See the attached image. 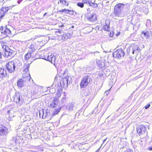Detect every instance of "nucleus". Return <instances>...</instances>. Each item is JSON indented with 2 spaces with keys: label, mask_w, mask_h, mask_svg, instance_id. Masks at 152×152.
Returning <instances> with one entry per match:
<instances>
[{
  "label": "nucleus",
  "mask_w": 152,
  "mask_h": 152,
  "mask_svg": "<svg viewBox=\"0 0 152 152\" xmlns=\"http://www.w3.org/2000/svg\"><path fill=\"white\" fill-rule=\"evenodd\" d=\"M91 80V79L90 76L86 75L84 76L81 79L80 83V87L81 88H85L86 87Z\"/></svg>",
  "instance_id": "20e7f679"
},
{
  "label": "nucleus",
  "mask_w": 152,
  "mask_h": 152,
  "mask_svg": "<svg viewBox=\"0 0 152 152\" xmlns=\"http://www.w3.org/2000/svg\"><path fill=\"white\" fill-rule=\"evenodd\" d=\"M57 34L59 36L58 38L59 40H66V39H69L71 35L69 33H65L61 31H56Z\"/></svg>",
  "instance_id": "39448f33"
},
{
  "label": "nucleus",
  "mask_w": 152,
  "mask_h": 152,
  "mask_svg": "<svg viewBox=\"0 0 152 152\" xmlns=\"http://www.w3.org/2000/svg\"><path fill=\"white\" fill-rule=\"evenodd\" d=\"M88 9H87V11H88Z\"/></svg>",
  "instance_id": "13d9d810"
},
{
  "label": "nucleus",
  "mask_w": 152,
  "mask_h": 152,
  "mask_svg": "<svg viewBox=\"0 0 152 152\" xmlns=\"http://www.w3.org/2000/svg\"><path fill=\"white\" fill-rule=\"evenodd\" d=\"M110 22L109 20H106L105 21L106 25L104 26L103 28V29L106 31H109L110 29Z\"/></svg>",
  "instance_id": "6ab92c4d"
},
{
  "label": "nucleus",
  "mask_w": 152,
  "mask_h": 152,
  "mask_svg": "<svg viewBox=\"0 0 152 152\" xmlns=\"http://www.w3.org/2000/svg\"><path fill=\"white\" fill-rule=\"evenodd\" d=\"M71 78L67 76L64 78H62L59 83H58V86L59 88L56 94V96L58 98L60 97L62 93L61 89L63 88H66L68 85L70 84L71 82Z\"/></svg>",
  "instance_id": "f257e3e1"
},
{
  "label": "nucleus",
  "mask_w": 152,
  "mask_h": 152,
  "mask_svg": "<svg viewBox=\"0 0 152 152\" xmlns=\"http://www.w3.org/2000/svg\"><path fill=\"white\" fill-rule=\"evenodd\" d=\"M37 49V46L35 44H31L29 48L28 52L32 54Z\"/></svg>",
  "instance_id": "dca6fc26"
},
{
  "label": "nucleus",
  "mask_w": 152,
  "mask_h": 152,
  "mask_svg": "<svg viewBox=\"0 0 152 152\" xmlns=\"http://www.w3.org/2000/svg\"><path fill=\"white\" fill-rule=\"evenodd\" d=\"M148 21L150 22V21L149 20H148Z\"/></svg>",
  "instance_id": "bf43d9fd"
},
{
  "label": "nucleus",
  "mask_w": 152,
  "mask_h": 152,
  "mask_svg": "<svg viewBox=\"0 0 152 152\" xmlns=\"http://www.w3.org/2000/svg\"><path fill=\"white\" fill-rule=\"evenodd\" d=\"M109 90L105 92V94H106L107 95H108L109 94Z\"/></svg>",
  "instance_id": "c03bdc74"
},
{
  "label": "nucleus",
  "mask_w": 152,
  "mask_h": 152,
  "mask_svg": "<svg viewBox=\"0 0 152 152\" xmlns=\"http://www.w3.org/2000/svg\"><path fill=\"white\" fill-rule=\"evenodd\" d=\"M29 64H26L25 66L24 71L27 72L28 70V68L29 67Z\"/></svg>",
  "instance_id": "f704fd0d"
},
{
  "label": "nucleus",
  "mask_w": 152,
  "mask_h": 152,
  "mask_svg": "<svg viewBox=\"0 0 152 152\" xmlns=\"http://www.w3.org/2000/svg\"><path fill=\"white\" fill-rule=\"evenodd\" d=\"M107 138H106V139H105L103 141V143H104L106 141V140L107 139Z\"/></svg>",
  "instance_id": "3c124183"
},
{
  "label": "nucleus",
  "mask_w": 152,
  "mask_h": 152,
  "mask_svg": "<svg viewBox=\"0 0 152 152\" xmlns=\"http://www.w3.org/2000/svg\"><path fill=\"white\" fill-rule=\"evenodd\" d=\"M57 86H58V85L56 84V86H57Z\"/></svg>",
  "instance_id": "052dcab7"
},
{
  "label": "nucleus",
  "mask_w": 152,
  "mask_h": 152,
  "mask_svg": "<svg viewBox=\"0 0 152 152\" xmlns=\"http://www.w3.org/2000/svg\"><path fill=\"white\" fill-rule=\"evenodd\" d=\"M149 32L148 31H143L141 33V36L142 37H144V38L147 39L149 37Z\"/></svg>",
  "instance_id": "b1692460"
},
{
  "label": "nucleus",
  "mask_w": 152,
  "mask_h": 152,
  "mask_svg": "<svg viewBox=\"0 0 152 152\" xmlns=\"http://www.w3.org/2000/svg\"><path fill=\"white\" fill-rule=\"evenodd\" d=\"M113 57L117 58H119L124 55V53L122 49L116 50L113 53Z\"/></svg>",
  "instance_id": "6e6552de"
},
{
  "label": "nucleus",
  "mask_w": 152,
  "mask_h": 152,
  "mask_svg": "<svg viewBox=\"0 0 152 152\" xmlns=\"http://www.w3.org/2000/svg\"><path fill=\"white\" fill-rule=\"evenodd\" d=\"M59 1L60 3L64 4L65 5L68 6L69 5L68 3L65 0H59Z\"/></svg>",
  "instance_id": "7c9ffc66"
},
{
  "label": "nucleus",
  "mask_w": 152,
  "mask_h": 152,
  "mask_svg": "<svg viewBox=\"0 0 152 152\" xmlns=\"http://www.w3.org/2000/svg\"><path fill=\"white\" fill-rule=\"evenodd\" d=\"M4 0H0V3H2Z\"/></svg>",
  "instance_id": "603ef678"
},
{
  "label": "nucleus",
  "mask_w": 152,
  "mask_h": 152,
  "mask_svg": "<svg viewBox=\"0 0 152 152\" xmlns=\"http://www.w3.org/2000/svg\"><path fill=\"white\" fill-rule=\"evenodd\" d=\"M8 7H2L1 10L0 11H2V12H7L8 10Z\"/></svg>",
  "instance_id": "473e14b6"
},
{
  "label": "nucleus",
  "mask_w": 152,
  "mask_h": 152,
  "mask_svg": "<svg viewBox=\"0 0 152 152\" xmlns=\"http://www.w3.org/2000/svg\"><path fill=\"white\" fill-rule=\"evenodd\" d=\"M4 17V16L2 15H1L0 16V19H1Z\"/></svg>",
  "instance_id": "de8ad7c7"
},
{
  "label": "nucleus",
  "mask_w": 152,
  "mask_h": 152,
  "mask_svg": "<svg viewBox=\"0 0 152 152\" xmlns=\"http://www.w3.org/2000/svg\"><path fill=\"white\" fill-rule=\"evenodd\" d=\"M24 83L22 79L21 78L18 81L17 83V85L19 87L21 88L24 86Z\"/></svg>",
  "instance_id": "5701e85b"
},
{
  "label": "nucleus",
  "mask_w": 152,
  "mask_h": 152,
  "mask_svg": "<svg viewBox=\"0 0 152 152\" xmlns=\"http://www.w3.org/2000/svg\"><path fill=\"white\" fill-rule=\"evenodd\" d=\"M46 13H45L44 14V15H43V16L44 17L45 16V15H46Z\"/></svg>",
  "instance_id": "864d4df0"
},
{
  "label": "nucleus",
  "mask_w": 152,
  "mask_h": 152,
  "mask_svg": "<svg viewBox=\"0 0 152 152\" xmlns=\"http://www.w3.org/2000/svg\"><path fill=\"white\" fill-rule=\"evenodd\" d=\"M39 88H36L34 90L31 92V94L33 96H39L40 94V93L39 91Z\"/></svg>",
  "instance_id": "aec40b11"
},
{
  "label": "nucleus",
  "mask_w": 152,
  "mask_h": 152,
  "mask_svg": "<svg viewBox=\"0 0 152 152\" xmlns=\"http://www.w3.org/2000/svg\"><path fill=\"white\" fill-rule=\"evenodd\" d=\"M90 3H91V2H90L89 1H87L86 4H89L90 6V4H89Z\"/></svg>",
  "instance_id": "49530a36"
},
{
  "label": "nucleus",
  "mask_w": 152,
  "mask_h": 152,
  "mask_svg": "<svg viewBox=\"0 0 152 152\" xmlns=\"http://www.w3.org/2000/svg\"><path fill=\"white\" fill-rule=\"evenodd\" d=\"M89 4H90V6H92L94 8H96L98 6L97 4L95 3L91 2V3H90Z\"/></svg>",
  "instance_id": "2f4dec72"
},
{
  "label": "nucleus",
  "mask_w": 152,
  "mask_h": 152,
  "mask_svg": "<svg viewBox=\"0 0 152 152\" xmlns=\"http://www.w3.org/2000/svg\"><path fill=\"white\" fill-rule=\"evenodd\" d=\"M20 62L18 60L10 61L7 64L6 68L8 72L11 73L15 70L16 67L18 69V66H20Z\"/></svg>",
  "instance_id": "7ed1b4c3"
},
{
  "label": "nucleus",
  "mask_w": 152,
  "mask_h": 152,
  "mask_svg": "<svg viewBox=\"0 0 152 152\" xmlns=\"http://www.w3.org/2000/svg\"><path fill=\"white\" fill-rule=\"evenodd\" d=\"M0 31L2 34H5L6 36H7V34H9L11 33V31L6 26L0 27Z\"/></svg>",
  "instance_id": "f8f14e48"
},
{
  "label": "nucleus",
  "mask_w": 152,
  "mask_h": 152,
  "mask_svg": "<svg viewBox=\"0 0 152 152\" xmlns=\"http://www.w3.org/2000/svg\"><path fill=\"white\" fill-rule=\"evenodd\" d=\"M7 130L5 127L0 125V135L4 136L7 134Z\"/></svg>",
  "instance_id": "a211bd4d"
},
{
  "label": "nucleus",
  "mask_w": 152,
  "mask_h": 152,
  "mask_svg": "<svg viewBox=\"0 0 152 152\" xmlns=\"http://www.w3.org/2000/svg\"><path fill=\"white\" fill-rule=\"evenodd\" d=\"M148 149L150 151H152V146H151L148 147Z\"/></svg>",
  "instance_id": "a18cd8bd"
},
{
  "label": "nucleus",
  "mask_w": 152,
  "mask_h": 152,
  "mask_svg": "<svg viewBox=\"0 0 152 152\" xmlns=\"http://www.w3.org/2000/svg\"><path fill=\"white\" fill-rule=\"evenodd\" d=\"M87 19L88 20L94 22L96 19V15L94 13L91 14L87 17Z\"/></svg>",
  "instance_id": "f3484780"
},
{
  "label": "nucleus",
  "mask_w": 152,
  "mask_h": 152,
  "mask_svg": "<svg viewBox=\"0 0 152 152\" xmlns=\"http://www.w3.org/2000/svg\"><path fill=\"white\" fill-rule=\"evenodd\" d=\"M126 5L127 7H129L130 5L128 4H125L119 3L115 5L114 8V13L116 16L119 17L125 16L122 10Z\"/></svg>",
  "instance_id": "f03ea898"
},
{
  "label": "nucleus",
  "mask_w": 152,
  "mask_h": 152,
  "mask_svg": "<svg viewBox=\"0 0 152 152\" xmlns=\"http://www.w3.org/2000/svg\"><path fill=\"white\" fill-rule=\"evenodd\" d=\"M9 76V74L4 68H0V77L3 79Z\"/></svg>",
  "instance_id": "4468645a"
},
{
  "label": "nucleus",
  "mask_w": 152,
  "mask_h": 152,
  "mask_svg": "<svg viewBox=\"0 0 152 152\" xmlns=\"http://www.w3.org/2000/svg\"><path fill=\"white\" fill-rule=\"evenodd\" d=\"M74 104H73L71 103L66 106V109L69 111H72L73 110V108L74 107Z\"/></svg>",
  "instance_id": "4be33fe9"
},
{
  "label": "nucleus",
  "mask_w": 152,
  "mask_h": 152,
  "mask_svg": "<svg viewBox=\"0 0 152 152\" xmlns=\"http://www.w3.org/2000/svg\"><path fill=\"white\" fill-rule=\"evenodd\" d=\"M23 77L21 79L24 83L26 82L29 81L30 80L31 77L30 76H28L25 77H24V76L23 75Z\"/></svg>",
  "instance_id": "bb28decb"
},
{
  "label": "nucleus",
  "mask_w": 152,
  "mask_h": 152,
  "mask_svg": "<svg viewBox=\"0 0 152 152\" xmlns=\"http://www.w3.org/2000/svg\"><path fill=\"white\" fill-rule=\"evenodd\" d=\"M7 50L6 51H4V55L5 57H13L15 54L16 53L14 50H11L10 48Z\"/></svg>",
  "instance_id": "ddd939ff"
},
{
  "label": "nucleus",
  "mask_w": 152,
  "mask_h": 152,
  "mask_svg": "<svg viewBox=\"0 0 152 152\" xmlns=\"http://www.w3.org/2000/svg\"><path fill=\"white\" fill-rule=\"evenodd\" d=\"M23 0H20L18 1V4H20V3L23 1Z\"/></svg>",
  "instance_id": "09e8293b"
},
{
  "label": "nucleus",
  "mask_w": 152,
  "mask_h": 152,
  "mask_svg": "<svg viewBox=\"0 0 152 152\" xmlns=\"http://www.w3.org/2000/svg\"><path fill=\"white\" fill-rule=\"evenodd\" d=\"M58 99L56 97H54L53 99V102L50 105V107L51 108H57L58 106Z\"/></svg>",
  "instance_id": "2eb2a0df"
},
{
  "label": "nucleus",
  "mask_w": 152,
  "mask_h": 152,
  "mask_svg": "<svg viewBox=\"0 0 152 152\" xmlns=\"http://www.w3.org/2000/svg\"><path fill=\"white\" fill-rule=\"evenodd\" d=\"M97 64L99 65V66L100 67H102V62L101 61H99L97 62Z\"/></svg>",
  "instance_id": "c9c22d12"
},
{
  "label": "nucleus",
  "mask_w": 152,
  "mask_h": 152,
  "mask_svg": "<svg viewBox=\"0 0 152 152\" xmlns=\"http://www.w3.org/2000/svg\"><path fill=\"white\" fill-rule=\"evenodd\" d=\"M2 58V55L1 53L0 52V60Z\"/></svg>",
  "instance_id": "8fccbe9b"
},
{
  "label": "nucleus",
  "mask_w": 152,
  "mask_h": 152,
  "mask_svg": "<svg viewBox=\"0 0 152 152\" xmlns=\"http://www.w3.org/2000/svg\"><path fill=\"white\" fill-rule=\"evenodd\" d=\"M88 94H87V95H88Z\"/></svg>",
  "instance_id": "6e6d98bb"
},
{
  "label": "nucleus",
  "mask_w": 152,
  "mask_h": 152,
  "mask_svg": "<svg viewBox=\"0 0 152 152\" xmlns=\"http://www.w3.org/2000/svg\"><path fill=\"white\" fill-rule=\"evenodd\" d=\"M17 138L16 137L12 138L10 141V144L12 146H15L16 143Z\"/></svg>",
  "instance_id": "a878e982"
},
{
  "label": "nucleus",
  "mask_w": 152,
  "mask_h": 152,
  "mask_svg": "<svg viewBox=\"0 0 152 152\" xmlns=\"http://www.w3.org/2000/svg\"><path fill=\"white\" fill-rule=\"evenodd\" d=\"M13 113L14 111L12 110H10L7 111V114L9 115V118H12L14 116V115H12V113Z\"/></svg>",
  "instance_id": "c85d7f7f"
},
{
  "label": "nucleus",
  "mask_w": 152,
  "mask_h": 152,
  "mask_svg": "<svg viewBox=\"0 0 152 152\" xmlns=\"http://www.w3.org/2000/svg\"><path fill=\"white\" fill-rule=\"evenodd\" d=\"M32 55V54L28 52V53L25 55V58L26 60H28L29 58H31Z\"/></svg>",
  "instance_id": "cd10ccee"
},
{
  "label": "nucleus",
  "mask_w": 152,
  "mask_h": 152,
  "mask_svg": "<svg viewBox=\"0 0 152 152\" xmlns=\"http://www.w3.org/2000/svg\"><path fill=\"white\" fill-rule=\"evenodd\" d=\"M96 52H97V51L94 52V53H96Z\"/></svg>",
  "instance_id": "5fc2aeb1"
},
{
  "label": "nucleus",
  "mask_w": 152,
  "mask_h": 152,
  "mask_svg": "<svg viewBox=\"0 0 152 152\" xmlns=\"http://www.w3.org/2000/svg\"><path fill=\"white\" fill-rule=\"evenodd\" d=\"M0 12L1 15H2L4 16L6 13L5 12H2L1 11H0Z\"/></svg>",
  "instance_id": "79ce46f5"
},
{
  "label": "nucleus",
  "mask_w": 152,
  "mask_h": 152,
  "mask_svg": "<svg viewBox=\"0 0 152 152\" xmlns=\"http://www.w3.org/2000/svg\"><path fill=\"white\" fill-rule=\"evenodd\" d=\"M41 110H40L39 112V116L40 117H41V116L42 117V113H41Z\"/></svg>",
  "instance_id": "37998d69"
},
{
  "label": "nucleus",
  "mask_w": 152,
  "mask_h": 152,
  "mask_svg": "<svg viewBox=\"0 0 152 152\" xmlns=\"http://www.w3.org/2000/svg\"><path fill=\"white\" fill-rule=\"evenodd\" d=\"M127 50L129 53H132V54L137 55L140 52V50L137 45H134L129 47Z\"/></svg>",
  "instance_id": "423d86ee"
},
{
  "label": "nucleus",
  "mask_w": 152,
  "mask_h": 152,
  "mask_svg": "<svg viewBox=\"0 0 152 152\" xmlns=\"http://www.w3.org/2000/svg\"><path fill=\"white\" fill-rule=\"evenodd\" d=\"M77 5L81 8H83L84 7V4L82 2L77 3Z\"/></svg>",
  "instance_id": "72a5a7b5"
},
{
  "label": "nucleus",
  "mask_w": 152,
  "mask_h": 152,
  "mask_svg": "<svg viewBox=\"0 0 152 152\" xmlns=\"http://www.w3.org/2000/svg\"><path fill=\"white\" fill-rule=\"evenodd\" d=\"M137 133L139 135L144 134L146 131V128L144 126L140 125L137 128Z\"/></svg>",
  "instance_id": "9b49d317"
},
{
  "label": "nucleus",
  "mask_w": 152,
  "mask_h": 152,
  "mask_svg": "<svg viewBox=\"0 0 152 152\" xmlns=\"http://www.w3.org/2000/svg\"><path fill=\"white\" fill-rule=\"evenodd\" d=\"M61 101L63 102H65L66 101V98L65 97H64L62 98Z\"/></svg>",
  "instance_id": "ea45409f"
},
{
  "label": "nucleus",
  "mask_w": 152,
  "mask_h": 152,
  "mask_svg": "<svg viewBox=\"0 0 152 152\" xmlns=\"http://www.w3.org/2000/svg\"><path fill=\"white\" fill-rule=\"evenodd\" d=\"M13 101L19 104H21L23 102V99L22 96L19 93H16L13 97Z\"/></svg>",
  "instance_id": "1a4fd4ad"
},
{
  "label": "nucleus",
  "mask_w": 152,
  "mask_h": 152,
  "mask_svg": "<svg viewBox=\"0 0 152 152\" xmlns=\"http://www.w3.org/2000/svg\"><path fill=\"white\" fill-rule=\"evenodd\" d=\"M61 107H58L57 109L55 108V110L53 112L52 114H51L52 116L58 114L61 110Z\"/></svg>",
  "instance_id": "393cba45"
},
{
  "label": "nucleus",
  "mask_w": 152,
  "mask_h": 152,
  "mask_svg": "<svg viewBox=\"0 0 152 152\" xmlns=\"http://www.w3.org/2000/svg\"><path fill=\"white\" fill-rule=\"evenodd\" d=\"M1 44L2 46V48L3 50H4V51H6L9 48V47L6 45V43L3 41L1 42Z\"/></svg>",
  "instance_id": "412c9836"
},
{
  "label": "nucleus",
  "mask_w": 152,
  "mask_h": 152,
  "mask_svg": "<svg viewBox=\"0 0 152 152\" xmlns=\"http://www.w3.org/2000/svg\"><path fill=\"white\" fill-rule=\"evenodd\" d=\"M41 113H42L43 119L46 118L47 119H50L52 118V115H50L49 110L48 109H46L45 113L44 109H42Z\"/></svg>",
  "instance_id": "9d476101"
},
{
  "label": "nucleus",
  "mask_w": 152,
  "mask_h": 152,
  "mask_svg": "<svg viewBox=\"0 0 152 152\" xmlns=\"http://www.w3.org/2000/svg\"><path fill=\"white\" fill-rule=\"evenodd\" d=\"M150 104H148L147 105L145 106L144 107L145 109H147L148 108H149L150 107Z\"/></svg>",
  "instance_id": "58836bf2"
},
{
  "label": "nucleus",
  "mask_w": 152,
  "mask_h": 152,
  "mask_svg": "<svg viewBox=\"0 0 152 152\" xmlns=\"http://www.w3.org/2000/svg\"><path fill=\"white\" fill-rule=\"evenodd\" d=\"M43 55L44 56L42 57V58L48 61L54 65L56 63V57L53 55L51 54L50 55H48L46 53H44Z\"/></svg>",
  "instance_id": "0eeeda50"
},
{
  "label": "nucleus",
  "mask_w": 152,
  "mask_h": 152,
  "mask_svg": "<svg viewBox=\"0 0 152 152\" xmlns=\"http://www.w3.org/2000/svg\"><path fill=\"white\" fill-rule=\"evenodd\" d=\"M69 11V10H66L65 9L63 10H58V12H64L65 13L67 14L68 11Z\"/></svg>",
  "instance_id": "c756f323"
},
{
  "label": "nucleus",
  "mask_w": 152,
  "mask_h": 152,
  "mask_svg": "<svg viewBox=\"0 0 152 152\" xmlns=\"http://www.w3.org/2000/svg\"><path fill=\"white\" fill-rule=\"evenodd\" d=\"M52 86H53L52 85V86H51V87H52Z\"/></svg>",
  "instance_id": "4d7b16f0"
},
{
  "label": "nucleus",
  "mask_w": 152,
  "mask_h": 152,
  "mask_svg": "<svg viewBox=\"0 0 152 152\" xmlns=\"http://www.w3.org/2000/svg\"><path fill=\"white\" fill-rule=\"evenodd\" d=\"M87 0H83L82 1V3L84 4H86L87 3Z\"/></svg>",
  "instance_id": "a19ab883"
},
{
  "label": "nucleus",
  "mask_w": 152,
  "mask_h": 152,
  "mask_svg": "<svg viewBox=\"0 0 152 152\" xmlns=\"http://www.w3.org/2000/svg\"><path fill=\"white\" fill-rule=\"evenodd\" d=\"M74 11L72 10H69V11L67 14H69L71 15H74Z\"/></svg>",
  "instance_id": "e433bc0d"
},
{
  "label": "nucleus",
  "mask_w": 152,
  "mask_h": 152,
  "mask_svg": "<svg viewBox=\"0 0 152 152\" xmlns=\"http://www.w3.org/2000/svg\"><path fill=\"white\" fill-rule=\"evenodd\" d=\"M124 152H133V151L130 149H128L124 151Z\"/></svg>",
  "instance_id": "4c0bfd02"
}]
</instances>
